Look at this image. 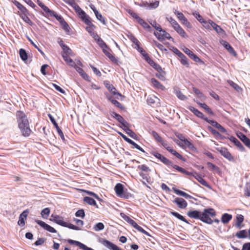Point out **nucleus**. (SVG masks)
<instances>
[{"instance_id":"obj_1","label":"nucleus","mask_w":250,"mask_h":250,"mask_svg":"<svg viewBox=\"0 0 250 250\" xmlns=\"http://www.w3.org/2000/svg\"><path fill=\"white\" fill-rule=\"evenodd\" d=\"M187 215L191 218L199 219L204 223L211 224L213 222L211 217L216 215V212L214 209L208 208L202 212L197 210H190L187 212Z\"/></svg>"},{"instance_id":"obj_2","label":"nucleus","mask_w":250,"mask_h":250,"mask_svg":"<svg viewBox=\"0 0 250 250\" xmlns=\"http://www.w3.org/2000/svg\"><path fill=\"white\" fill-rule=\"evenodd\" d=\"M175 135L179 140L176 139H173V140L178 146L184 148H188L192 152L196 151V148L193 144L186 139L182 134L176 132Z\"/></svg>"},{"instance_id":"obj_3","label":"nucleus","mask_w":250,"mask_h":250,"mask_svg":"<svg viewBox=\"0 0 250 250\" xmlns=\"http://www.w3.org/2000/svg\"><path fill=\"white\" fill-rule=\"evenodd\" d=\"M175 31L183 38H188V35L177 21L171 17L167 18Z\"/></svg>"},{"instance_id":"obj_4","label":"nucleus","mask_w":250,"mask_h":250,"mask_svg":"<svg viewBox=\"0 0 250 250\" xmlns=\"http://www.w3.org/2000/svg\"><path fill=\"white\" fill-rule=\"evenodd\" d=\"M37 2L48 15L56 18L60 23L64 20L62 16L58 15L56 12L50 10L47 6L42 3L40 0H37Z\"/></svg>"},{"instance_id":"obj_5","label":"nucleus","mask_w":250,"mask_h":250,"mask_svg":"<svg viewBox=\"0 0 250 250\" xmlns=\"http://www.w3.org/2000/svg\"><path fill=\"white\" fill-rule=\"evenodd\" d=\"M18 126L29 124L26 115L22 111L19 110L16 114Z\"/></svg>"},{"instance_id":"obj_6","label":"nucleus","mask_w":250,"mask_h":250,"mask_svg":"<svg viewBox=\"0 0 250 250\" xmlns=\"http://www.w3.org/2000/svg\"><path fill=\"white\" fill-rule=\"evenodd\" d=\"M158 31V32H155L154 34L159 41H163L167 39L168 40H171L173 41L174 39L171 37L170 34L165 30H163L162 28H161L160 30H159Z\"/></svg>"},{"instance_id":"obj_7","label":"nucleus","mask_w":250,"mask_h":250,"mask_svg":"<svg viewBox=\"0 0 250 250\" xmlns=\"http://www.w3.org/2000/svg\"><path fill=\"white\" fill-rule=\"evenodd\" d=\"M174 14L177 16V18L183 25H185L188 28H192L191 23L181 12L175 10Z\"/></svg>"},{"instance_id":"obj_8","label":"nucleus","mask_w":250,"mask_h":250,"mask_svg":"<svg viewBox=\"0 0 250 250\" xmlns=\"http://www.w3.org/2000/svg\"><path fill=\"white\" fill-rule=\"evenodd\" d=\"M100 242L105 247L110 250H122L116 245L106 239L102 238L100 239Z\"/></svg>"},{"instance_id":"obj_9","label":"nucleus","mask_w":250,"mask_h":250,"mask_svg":"<svg viewBox=\"0 0 250 250\" xmlns=\"http://www.w3.org/2000/svg\"><path fill=\"white\" fill-rule=\"evenodd\" d=\"M115 190L116 194L120 197L127 198L128 196L124 193V186L120 183H118L115 187Z\"/></svg>"},{"instance_id":"obj_10","label":"nucleus","mask_w":250,"mask_h":250,"mask_svg":"<svg viewBox=\"0 0 250 250\" xmlns=\"http://www.w3.org/2000/svg\"><path fill=\"white\" fill-rule=\"evenodd\" d=\"M35 222L38 225H39L41 227L43 228L44 229H45L46 230H47L50 232H51V233L57 232L56 230L54 228H53L51 226H49V225L46 224L45 222H44L42 221L36 220Z\"/></svg>"},{"instance_id":"obj_11","label":"nucleus","mask_w":250,"mask_h":250,"mask_svg":"<svg viewBox=\"0 0 250 250\" xmlns=\"http://www.w3.org/2000/svg\"><path fill=\"white\" fill-rule=\"evenodd\" d=\"M147 103L152 107H155L159 103V99L154 95H149L147 98Z\"/></svg>"},{"instance_id":"obj_12","label":"nucleus","mask_w":250,"mask_h":250,"mask_svg":"<svg viewBox=\"0 0 250 250\" xmlns=\"http://www.w3.org/2000/svg\"><path fill=\"white\" fill-rule=\"evenodd\" d=\"M111 116L117 120L124 127H127V125H128V123L124 119V118L119 115V114L112 112L110 114Z\"/></svg>"},{"instance_id":"obj_13","label":"nucleus","mask_w":250,"mask_h":250,"mask_svg":"<svg viewBox=\"0 0 250 250\" xmlns=\"http://www.w3.org/2000/svg\"><path fill=\"white\" fill-rule=\"evenodd\" d=\"M12 2L15 5V6H17V7L20 10L21 12L20 13L19 12L18 14H29L28 10L27 9V8L24 6L23 5H22L21 3H20L19 1H17L16 0H12Z\"/></svg>"},{"instance_id":"obj_14","label":"nucleus","mask_w":250,"mask_h":250,"mask_svg":"<svg viewBox=\"0 0 250 250\" xmlns=\"http://www.w3.org/2000/svg\"><path fill=\"white\" fill-rule=\"evenodd\" d=\"M18 127L20 128L22 135L24 137H27L30 135L32 130L30 128L29 124L27 125H23Z\"/></svg>"},{"instance_id":"obj_15","label":"nucleus","mask_w":250,"mask_h":250,"mask_svg":"<svg viewBox=\"0 0 250 250\" xmlns=\"http://www.w3.org/2000/svg\"><path fill=\"white\" fill-rule=\"evenodd\" d=\"M184 52L187 54L191 59L194 60L195 62H199L201 61V60L194 54L192 51H191L188 48L185 47L183 49Z\"/></svg>"},{"instance_id":"obj_16","label":"nucleus","mask_w":250,"mask_h":250,"mask_svg":"<svg viewBox=\"0 0 250 250\" xmlns=\"http://www.w3.org/2000/svg\"><path fill=\"white\" fill-rule=\"evenodd\" d=\"M173 203L176 204L180 208H185L188 205L186 200L182 198L176 197L173 201Z\"/></svg>"},{"instance_id":"obj_17","label":"nucleus","mask_w":250,"mask_h":250,"mask_svg":"<svg viewBox=\"0 0 250 250\" xmlns=\"http://www.w3.org/2000/svg\"><path fill=\"white\" fill-rule=\"evenodd\" d=\"M220 43L228 50V51L234 56L237 55V53L233 48L226 41L222 40Z\"/></svg>"},{"instance_id":"obj_18","label":"nucleus","mask_w":250,"mask_h":250,"mask_svg":"<svg viewBox=\"0 0 250 250\" xmlns=\"http://www.w3.org/2000/svg\"><path fill=\"white\" fill-rule=\"evenodd\" d=\"M67 242L70 244L75 245L77 246H78L79 247H80V248L83 249V250H93V249L88 247L87 246H86V245H85L84 244L82 243L81 242H80L79 241H77L73 240H71V239H68L67 240Z\"/></svg>"},{"instance_id":"obj_19","label":"nucleus","mask_w":250,"mask_h":250,"mask_svg":"<svg viewBox=\"0 0 250 250\" xmlns=\"http://www.w3.org/2000/svg\"><path fill=\"white\" fill-rule=\"evenodd\" d=\"M105 86L106 88L114 95H116V98L118 99V96L123 97V96L119 92H116V88L111 84L109 83H104Z\"/></svg>"},{"instance_id":"obj_20","label":"nucleus","mask_w":250,"mask_h":250,"mask_svg":"<svg viewBox=\"0 0 250 250\" xmlns=\"http://www.w3.org/2000/svg\"><path fill=\"white\" fill-rule=\"evenodd\" d=\"M188 109L198 118L203 119L205 121H208V118L205 117L204 115L201 112L193 106H190L188 107Z\"/></svg>"},{"instance_id":"obj_21","label":"nucleus","mask_w":250,"mask_h":250,"mask_svg":"<svg viewBox=\"0 0 250 250\" xmlns=\"http://www.w3.org/2000/svg\"><path fill=\"white\" fill-rule=\"evenodd\" d=\"M103 51L104 54L113 62H116L117 61L115 57L111 53V50L106 46V48H104Z\"/></svg>"},{"instance_id":"obj_22","label":"nucleus","mask_w":250,"mask_h":250,"mask_svg":"<svg viewBox=\"0 0 250 250\" xmlns=\"http://www.w3.org/2000/svg\"><path fill=\"white\" fill-rule=\"evenodd\" d=\"M146 61L153 67L157 71H162V67L161 66L155 62L149 56V55H146Z\"/></svg>"},{"instance_id":"obj_23","label":"nucleus","mask_w":250,"mask_h":250,"mask_svg":"<svg viewBox=\"0 0 250 250\" xmlns=\"http://www.w3.org/2000/svg\"><path fill=\"white\" fill-rule=\"evenodd\" d=\"M208 123L211 124L213 126L217 128L221 132L225 133L226 132V130L225 128H224L220 124L218 123L216 121L210 120L208 119V121H206Z\"/></svg>"},{"instance_id":"obj_24","label":"nucleus","mask_w":250,"mask_h":250,"mask_svg":"<svg viewBox=\"0 0 250 250\" xmlns=\"http://www.w3.org/2000/svg\"><path fill=\"white\" fill-rule=\"evenodd\" d=\"M51 217L53 218L52 221L57 223V224L62 226H65V222L63 221L62 218L57 215L52 214Z\"/></svg>"},{"instance_id":"obj_25","label":"nucleus","mask_w":250,"mask_h":250,"mask_svg":"<svg viewBox=\"0 0 250 250\" xmlns=\"http://www.w3.org/2000/svg\"><path fill=\"white\" fill-rule=\"evenodd\" d=\"M194 177L202 185L208 188H211L208 183L197 172H195Z\"/></svg>"},{"instance_id":"obj_26","label":"nucleus","mask_w":250,"mask_h":250,"mask_svg":"<svg viewBox=\"0 0 250 250\" xmlns=\"http://www.w3.org/2000/svg\"><path fill=\"white\" fill-rule=\"evenodd\" d=\"M150 82L155 88L161 89L162 90H164L165 89V87L156 79L152 78Z\"/></svg>"},{"instance_id":"obj_27","label":"nucleus","mask_w":250,"mask_h":250,"mask_svg":"<svg viewBox=\"0 0 250 250\" xmlns=\"http://www.w3.org/2000/svg\"><path fill=\"white\" fill-rule=\"evenodd\" d=\"M74 68L83 79L86 81H89V76L87 75V74L84 71V70L82 68L80 67L77 65L75 66Z\"/></svg>"},{"instance_id":"obj_28","label":"nucleus","mask_w":250,"mask_h":250,"mask_svg":"<svg viewBox=\"0 0 250 250\" xmlns=\"http://www.w3.org/2000/svg\"><path fill=\"white\" fill-rule=\"evenodd\" d=\"M79 15L86 24L91 25H92V23L89 20V16L87 15L84 11L83 12H81V13H80Z\"/></svg>"},{"instance_id":"obj_29","label":"nucleus","mask_w":250,"mask_h":250,"mask_svg":"<svg viewBox=\"0 0 250 250\" xmlns=\"http://www.w3.org/2000/svg\"><path fill=\"white\" fill-rule=\"evenodd\" d=\"M121 136L125 141H126L127 142H128L130 144H131L132 145H133L135 148H136L137 149H138L141 151H144L142 148L141 147H140L136 143H135L134 141H133L132 140L127 138L126 136H125L124 134H122Z\"/></svg>"},{"instance_id":"obj_30","label":"nucleus","mask_w":250,"mask_h":250,"mask_svg":"<svg viewBox=\"0 0 250 250\" xmlns=\"http://www.w3.org/2000/svg\"><path fill=\"white\" fill-rule=\"evenodd\" d=\"M174 192L179 195H180V196H183L186 199H193L194 198L191 196V195L187 194V193L182 191V190H180L179 189H177L174 188H172Z\"/></svg>"},{"instance_id":"obj_31","label":"nucleus","mask_w":250,"mask_h":250,"mask_svg":"<svg viewBox=\"0 0 250 250\" xmlns=\"http://www.w3.org/2000/svg\"><path fill=\"white\" fill-rule=\"evenodd\" d=\"M209 23L217 33L221 34L224 32V30L222 29V28L212 20H209Z\"/></svg>"},{"instance_id":"obj_32","label":"nucleus","mask_w":250,"mask_h":250,"mask_svg":"<svg viewBox=\"0 0 250 250\" xmlns=\"http://www.w3.org/2000/svg\"><path fill=\"white\" fill-rule=\"evenodd\" d=\"M62 57L63 58V60H64V61L68 64H69L70 66H71L72 67H75V66L76 65V64H75V62L72 59H71L69 57V55L62 54Z\"/></svg>"},{"instance_id":"obj_33","label":"nucleus","mask_w":250,"mask_h":250,"mask_svg":"<svg viewBox=\"0 0 250 250\" xmlns=\"http://www.w3.org/2000/svg\"><path fill=\"white\" fill-rule=\"evenodd\" d=\"M236 222L235 224V226L238 229H241L242 227L241 224L244 220V216L242 214H237L236 217Z\"/></svg>"},{"instance_id":"obj_34","label":"nucleus","mask_w":250,"mask_h":250,"mask_svg":"<svg viewBox=\"0 0 250 250\" xmlns=\"http://www.w3.org/2000/svg\"><path fill=\"white\" fill-rule=\"evenodd\" d=\"M232 215L225 213L222 215L221 221L223 224H227L232 219Z\"/></svg>"},{"instance_id":"obj_35","label":"nucleus","mask_w":250,"mask_h":250,"mask_svg":"<svg viewBox=\"0 0 250 250\" xmlns=\"http://www.w3.org/2000/svg\"><path fill=\"white\" fill-rule=\"evenodd\" d=\"M138 22L143 26V27L148 32H152V28L150 25L146 22L143 19L141 18Z\"/></svg>"},{"instance_id":"obj_36","label":"nucleus","mask_w":250,"mask_h":250,"mask_svg":"<svg viewBox=\"0 0 250 250\" xmlns=\"http://www.w3.org/2000/svg\"><path fill=\"white\" fill-rule=\"evenodd\" d=\"M94 11L97 19L99 20L104 25L106 24L105 19L103 17L101 14L99 13L95 8H92Z\"/></svg>"},{"instance_id":"obj_37","label":"nucleus","mask_w":250,"mask_h":250,"mask_svg":"<svg viewBox=\"0 0 250 250\" xmlns=\"http://www.w3.org/2000/svg\"><path fill=\"white\" fill-rule=\"evenodd\" d=\"M83 201L89 205L94 206L97 208H98L96 201L92 198L88 196L84 197L83 198Z\"/></svg>"},{"instance_id":"obj_38","label":"nucleus","mask_w":250,"mask_h":250,"mask_svg":"<svg viewBox=\"0 0 250 250\" xmlns=\"http://www.w3.org/2000/svg\"><path fill=\"white\" fill-rule=\"evenodd\" d=\"M170 213L173 215L174 217H176L178 219L186 223L187 224H189V222L187 220H186L182 215L180 214L177 212L174 211H171L170 212Z\"/></svg>"},{"instance_id":"obj_39","label":"nucleus","mask_w":250,"mask_h":250,"mask_svg":"<svg viewBox=\"0 0 250 250\" xmlns=\"http://www.w3.org/2000/svg\"><path fill=\"white\" fill-rule=\"evenodd\" d=\"M235 236L239 239H245L248 237L247 231L245 229L241 230L237 232Z\"/></svg>"},{"instance_id":"obj_40","label":"nucleus","mask_w":250,"mask_h":250,"mask_svg":"<svg viewBox=\"0 0 250 250\" xmlns=\"http://www.w3.org/2000/svg\"><path fill=\"white\" fill-rule=\"evenodd\" d=\"M29 15V14H24V15L19 14V16L25 22H26V23L30 25H32L33 22L29 18V17H28Z\"/></svg>"},{"instance_id":"obj_41","label":"nucleus","mask_w":250,"mask_h":250,"mask_svg":"<svg viewBox=\"0 0 250 250\" xmlns=\"http://www.w3.org/2000/svg\"><path fill=\"white\" fill-rule=\"evenodd\" d=\"M125 128V130L126 133L131 138L134 139H137V135L136 134L135 132H134L132 130L128 128V125H127V127H124Z\"/></svg>"},{"instance_id":"obj_42","label":"nucleus","mask_w":250,"mask_h":250,"mask_svg":"<svg viewBox=\"0 0 250 250\" xmlns=\"http://www.w3.org/2000/svg\"><path fill=\"white\" fill-rule=\"evenodd\" d=\"M19 54L22 60L25 62L27 60L28 55L24 49H20L19 50Z\"/></svg>"},{"instance_id":"obj_43","label":"nucleus","mask_w":250,"mask_h":250,"mask_svg":"<svg viewBox=\"0 0 250 250\" xmlns=\"http://www.w3.org/2000/svg\"><path fill=\"white\" fill-rule=\"evenodd\" d=\"M151 134L158 143H161L164 140L158 134V133L155 131H152L151 133Z\"/></svg>"},{"instance_id":"obj_44","label":"nucleus","mask_w":250,"mask_h":250,"mask_svg":"<svg viewBox=\"0 0 250 250\" xmlns=\"http://www.w3.org/2000/svg\"><path fill=\"white\" fill-rule=\"evenodd\" d=\"M229 84L237 92L241 91V88L236 83L231 80L228 81Z\"/></svg>"},{"instance_id":"obj_45","label":"nucleus","mask_w":250,"mask_h":250,"mask_svg":"<svg viewBox=\"0 0 250 250\" xmlns=\"http://www.w3.org/2000/svg\"><path fill=\"white\" fill-rule=\"evenodd\" d=\"M158 73L156 74V76L161 81H165L166 72L162 69L161 71H158Z\"/></svg>"},{"instance_id":"obj_46","label":"nucleus","mask_w":250,"mask_h":250,"mask_svg":"<svg viewBox=\"0 0 250 250\" xmlns=\"http://www.w3.org/2000/svg\"><path fill=\"white\" fill-rule=\"evenodd\" d=\"M157 158H159L160 161L163 162L164 164L166 165L167 166H171L173 165L172 163L168 159H167V157H157Z\"/></svg>"},{"instance_id":"obj_47","label":"nucleus","mask_w":250,"mask_h":250,"mask_svg":"<svg viewBox=\"0 0 250 250\" xmlns=\"http://www.w3.org/2000/svg\"><path fill=\"white\" fill-rule=\"evenodd\" d=\"M104 226L103 223H98L93 227V229L96 231H99L104 229Z\"/></svg>"},{"instance_id":"obj_48","label":"nucleus","mask_w":250,"mask_h":250,"mask_svg":"<svg viewBox=\"0 0 250 250\" xmlns=\"http://www.w3.org/2000/svg\"><path fill=\"white\" fill-rule=\"evenodd\" d=\"M63 53L62 54H65L66 55H73L72 50L67 46L65 45L64 47L62 48Z\"/></svg>"},{"instance_id":"obj_49","label":"nucleus","mask_w":250,"mask_h":250,"mask_svg":"<svg viewBox=\"0 0 250 250\" xmlns=\"http://www.w3.org/2000/svg\"><path fill=\"white\" fill-rule=\"evenodd\" d=\"M229 140L231 142H233L236 146H237L239 148L243 147L241 143L235 137L231 136L229 138Z\"/></svg>"},{"instance_id":"obj_50","label":"nucleus","mask_w":250,"mask_h":250,"mask_svg":"<svg viewBox=\"0 0 250 250\" xmlns=\"http://www.w3.org/2000/svg\"><path fill=\"white\" fill-rule=\"evenodd\" d=\"M200 105L201 107L203 108L210 115H213V112L207 104L201 103L200 104Z\"/></svg>"},{"instance_id":"obj_51","label":"nucleus","mask_w":250,"mask_h":250,"mask_svg":"<svg viewBox=\"0 0 250 250\" xmlns=\"http://www.w3.org/2000/svg\"><path fill=\"white\" fill-rule=\"evenodd\" d=\"M175 94L176 96L181 100H185L187 99L186 96H185L182 92L179 90H175L174 91Z\"/></svg>"},{"instance_id":"obj_52","label":"nucleus","mask_w":250,"mask_h":250,"mask_svg":"<svg viewBox=\"0 0 250 250\" xmlns=\"http://www.w3.org/2000/svg\"><path fill=\"white\" fill-rule=\"evenodd\" d=\"M149 9H156L159 5V1L158 0H155L154 2L148 3Z\"/></svg>"},{"instance_id":"obj_53","label":"nucleus","mask_w":250,"mask_h":250,"mask_svg":"<svg viewBox=\"0 0 250 250\" xmlns=\"http://www.w3.org/2000/svg\"><path fill=\"white\" fill-rule=\"evenodd\" d=\"M193 15L201 23L203 22L206 23L205 20L198 12L193 13Z\"/></svg>"},{"instance_id":"obj_54","label":"nucleus","mask_w":250,"mask_h":250,"mask_svg":"<svg viewBox=\"0 0 250 250\" xmlns=\"http://www.w3.org/2000/svg\"><path fill=\"white\" fill-rule=\"evenodd\" d=\"M149 22L156 30L158 31L159 30H160L161 28V25L157 23L155 21L151 20L149 21Z\"/></svg>"},{"instance_id":"obj_55","label":"nucleus","mask_w":250,"mask_h":250,"mask_svg":"<svg viewBox=\"0 0 250 250\" xmlns=\"http://www.w3.org/2000/svg\"><path fill=\"white\" fill-rule=\"evenodd\" d=\"M65 226H64V227L68 228L69 229H74V230H81V228H79L78 226H75L71 223H68L65 222Z\"/></svg>"},{"instance_id":"obj_56","label":"nucleus","mask_w":250,"mask_h":250,"mask_svg":"<svg viewBox=\"0 0 250 250\" xmlns=\"http://www.w3.org/2000/svg\"><path fill=\"white\" fill-rule=\"evenodd\" d=\"M50 213V209L49 208H46L42 210L41 212V215L43 218H47Z\"/></svg>"},{"instance_id":"obj_57","label":"nucleus","mask_w":250,"mask_h":250,"mask_svg":"<svg viewBox=\"0 0 250 250\" xmlns=\"http://www.w3.org/2000/svg\"><path fill=\"white\" fill-rule=\"evenodd\" d=\"M135 48L144 57L145 59H146V56L148 55V54L146 53V51L140 46V44L138 46H136Z\"/></svg>"},{"instance_id":"obj_58","label":"nucleus","mask_w":250,"mask_h":250,"mask_svg":"<svg viewBox=\"0 0 250 250\" xmlns=\"http://www.w3.org/2000/svg\"><path fill=\"white\" fill-rule=\"evenodd\" d=\"M75 216L76 217H81L82 218H84V217L85 216V213H84L83 209H79L78 210H77L76 211V212L75 213Z\"/></svg>"},{"instance_id":"obj_59","label":"nucleus","mask_w":250,"mask_h":250,"mask_svg":"<svg viewBox=\"0 0 250 250\" xmlns=\"http://www.w3.org/2000/svg\"><path fill=\"white\" fill-rule=\"evenodd\" d=\"M167 150L171 154L174 155L175 156H181L175 149L172 148V147L169 146Z\"/></svg>"},{"instance_id":"obj_60","label":"nucleus","mask_w":250,"mask_h":250,"mask_svg":"<svg viewBox=\"0 0 250 250\" xmlns=\"http://www.w3.org/2000/svg\"><path fill=\"white\" fill-rule=\"evenodd\" d=\"M112 104L115 105L117 107L122 109V110H125V107L124 105H123L120 103L118 102L117 100L113 101Z\"/></svg>"},{"instance_id":"obj_61","label":"nucleus","mask_w":250,"mask_h":250,"mask_svg":"<svg viewBox=\"0 0 250 250\" xmlns=\"http://www.w3.org/2000/svg\"><path fill=\"white\" fill-rule=\"evenodd\" d=\"M181 62L184 65H188V58L183 54L181 57Z\"/></svg>"},{"instance_id":"obj_62","label":"nucleus","mask_w":250,"mask_h":250,"mask_svg":"<svg viewBox=\"0 0 250 250\" xmlns=\"http://www.w3.org/2000/svg\"><path fill=\"white\" fill-rule=\"evenodd\" d=\"M207 165H208V167L212 170L215 172L219 171V168L213 165V164L208 162L207 163Z\"/></svg>"},{"instance_id":"obj_63","label":"nucleus","mask_w":250,"mask_h":250,"mask_svg":"<svg viewBox=\"0 0 250 250\" xmlns=\"http://www.w3.org/2000/svg\"><path fill=\"white\" fill-rule=\"evenodd\" d=\"M128 13L135 19L138 22L139 20L141 19V18L138 16V15L132 11H131L130 10L129 12H128Z\"/></svg>"},{"instance_id":"obj_64","label":"nucleus","mask_w":250,"mask_h":250,"mask_svg":"<svg viewBox=\"0 0 250 250\" xmlns=\"http://www.w3.org/2000/svg\"><path fill=\"white\" fill-rule=\"evenodd\" d=\"M89 27L86 28V31L89 32L91 35L94 34V29L95 27V25L92 23V25H88Z\"/></svg>"}]
</instances>
